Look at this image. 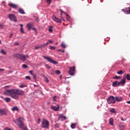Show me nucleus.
<instances>
[{
	"label": "nucleus",
	"instance_id": "bb28decb",
	"mask_svg": "<svg viewBox=\"0 0 130 130\" xmlns=\"http://www.w3.org/2000/svg\"><path fill=\"white\" fill-rule=\"evenodd\" d=\"M61 46L62 47V48H66L67 47V46L66 45V44L64 43H62L61 44Z\"/></svg>",
	"mask_w": 130,
	"mask_h": 130
},
{
	"label": "nucleus",
	"instance_id": "09e8293b",
	"mask_svg": "<svg viewBox=\"0 0 130 130\" xmlns=\"http://www.w3.org/2000/svg\"><path fill=\"white\" fill-rule=\"evenodd\" d=\"M45 82H46V83H48V82H49V80L46 77L45 78Z\"/></svg>",
	"mask_w": 130,
	"mask_h": 130
},
{
	"label": "nucleus",
	"instance_id": "4c0bfd02",
	"mask_svg": "<svg viewBox=\"0 0 130 130\" xmlns=\"http://www.w3.org/2000/svg\"><path fill=\"white\" fill-rule=\"evenodd\" d=\"M58 51H60V52H61L62 53H64V52H66L64 50H61V49H58Z\"/></svg>",
	"mask_w": 130,
	"mask_h": 130
},
{
	"label": "nucleus",
	"instance_id": "4468645a",
	"mask_svg": "<svg viewBox=\"0 0 130 130\" xmlns=\"http://www.w3.org/2000/svg\"><path fill=\"white\" fill-rule=\"evenodd\" d=\"M8 6L9 7H11V8H13V9H18L19 7H18V5L16 4H14L12 3H10L8 4Z\"/></svg>",
	"mask_w": 130,
	"mask_h": 130
},
{
	"label": "nucleus",
	"instance_id": "b1692460",
	"mask_svg": "<svg viewBox=\"0 0 130 130\" xmlns=\"http://www.w3.org/2000/svg\"><path fill=\"white\" fill-rule=\"evenodd\" d=\"M65 15L67 16L66 19H67V21H70L71 18L70 17V16L69 15V14H68L67 13H65Z\"/></svg>",
	"mask_w": 130,
	"mask_h": 130
},
{
	"label": "nucleus",
	"instance_id": "603ef678",
	"mask_svg": "<svg viewBox=\"0 0 130 130\" xmlns=\"http://www.w3.org/2000/svg\"><path fill=\"white\" fill-rule=\"evenodd\" d=\"M46 45V44H43V45H40L41 47H44V46H45Z\"/></svg>",
	"mask_w": 130,
	"mask_h": 130
},
{
	"label": "nucleus",
	"instance_id": "2eb2a0df",
	"mask_svg": "<svg viewBox=\"0 0 130 130\" xmlns=\"http://www.w3.org/2000/svg\"><path fill=\"white\" fill-rule=\"evenodd\" d=\"M121 100H122V98L121 96L115 97V101H117V102H120Z\"/></svg>",
	"mask_w": 130,
	"mask_h": 130
},
{
	"label": "nucleus",
	"instance_id": "13d9d810",
	"mask_svg": "<svg viewBox=\"0 0 130 130\" xmlns=\"http://www.w3.org/2000/svg\"><path fill=\"white\" fill-rule=\"evenodd\" d=\"M12 36H13V34H11L9 37V38H12Z\"/></svg>",
	"mask_w": 130,
	"mask_h": 130
},
{
	"label": "nucleus",
	"instance_id": "4d7b16f0",
	"mask_svg": "<svg viewBox=\"0 0 130 130\" xmlns=\"http://www.w3.org/2000/svg\"><path fill=\"white\" fill-rule=\"evenodd\" d=\"M126 103H127V104H130V101L126 102Z\"/></svg>",
	"mask_w": 130,
	"mask_h": 130
},
{
	"label": "nucleus",
	"instance_id": "aec40b11",
	"mask_svg": "<svg viewBox=\"0 0 130 130\" xmlns=\"http://www.w3.org/2000/svg\"><path fill=\"white\" fill-rule=\"evenodd\" d=\"M1 53H2V54H4V55H7V52L3 49L1 50Z\"/></svg>",
	"mask_w": 130,
	"mask_h": 130
},
{
	"label": "nucleus",
	"instance_id": "0eeeda50",
	"mask_svg": "<svg viewBox=\"0 0 130 130\" xmlns=\"http://www.w3.org/2000/svg\"><path fill=\"white\" fill-rule=\"evenodd\" d=\"M8 18L10 19V21H13L15 23H17V17L15 15L12 14H9Z\"/></svg>",
	"mask_w": 130,
	"mask_h": 130
},
{
	"label": "nucleus",
	"instance_id": "c85d7f7f",
	"mask_svg": "<svg viewBox=\"0 0 130 130\" xmlns=\"http://www.w3.org/2000/svg\"><path fill=\"white\" fill-rule=\"evenodd\" d=\"M112 113H116V111H115V109H112L110 110Z\"/></svg>",
	"mask_w": 130,
	"mask_h": 130
},
{
	"label": "nucleus",
	"instance_id": "58836bf2",
	"mask_svg": "<svg viewBox=\"0 0 130 130\" xmlns=\"http://www.w3.org/2000/svg\"><path fill=\"white\" fill-rule=\"evenodd\" d=\"M25 79L26 80H31V77L30 76H26Z\"/></svg>",
	"mask_w": 130,
	"mask_h": 130
},
{
	"label": "nucleus",
	"instance_id": "c9c22d12",
	"mask_svg": "<svg viewBox=\"0 0 130 130\" xmlns=\"http://www.w3.org/2000/svg\"><path fill=\"white\" fill-rule=\"evenodd\" d=\"M117 74H118V75H122V74H123V71H120L118 72L117 73Z\"/></svg>",
	"mask_w": 130,
	"mask_h": 130
},
{
	"label": "nucleus",
	"instance_id": "6ab92c4d",
	"mask_svg": "<svg viewBox=\"0 0 130 130\" xmlns=\"http://www.w3.org/2000/svg\"><path fill=\"white\" fill-rule=\"evenodd\" d=\"M77 124H78V123H72L71 125V128H73V129L76 128V126H77Z\"/></svg>",
	"mask_w": 130,
	"mask_h": 130
},
{
	"label": "nucleus",
	"instance_id": "a878e982",
	"mask_svg": "<svg viewBox=\"0 0 130 130\" xmlns=\"http://www.w3.org/2000/svg\"><path fill=\"white\" fill-rule=\"evenodd\" d=\"M35 21H36V22H39L40 20H39V18H38L37 16H34V17Z\"/></svg>",
	"mask_w": 130,
	"mask_h": 130
},
{
	"label": "nucleus",
	"instance_id": "f704fd0d",
	"mask_svg": "<svg viewBox=\"0 0 130 130\" xmlns=\"http://www.w3.org/2000/svg\"><path fill=\"white\" fill-rule=\"evenodd\" d=\"M55 73L56 75H60V71L59 70H56Z\"/></svg>",
	"mask_w": 130,
	"mask_h": 130
},
{
	"label": "nucleus",
	"instance_id": "9b49d317",
	"mask_svg": "<svg viewBox=\"0 0 130 130\" xmlns=\"http://www.w3.org/2000/svg\"><path fill=\"white\" fill-rule=\"evenodd\" d=\"M52 19L55 22H56V23H61V20L59 19L56 17L55 15L52 16Z\"/></svg>",
	"mask_w": 130,
	"mask_h": 130
},
{
	"label": "nucleus",
	"instance_id": "6e6552de",
	"mask_svg": "<svg viewBox=\"0 0 130 130\" xmlns=\"http://www.w3.org/2000/svg\"><path fill=\"white\" fill-rule=\"evenodd\" d=\"M17 121L18 122V123H17V125H18L20 128L25 126L23 121H22V117H19L18 119H17Z\"/></svg>",
	"mask_w": 130,
	"mask_h": 130
},
{
	"label": "nucleus",
	"instance_id": "5701e85b",
	"mask_svg": "<svg viewBox=\"0 0 130 130\" xmlns=\"http://www.w3.org/2000/svg\"><path fill=\"white\" fill-rule=\"evenodd\" d=\"M27 27L28 30H31V28H32V24L31 23H28L27 24Z\"/></svg>",
	"mask_w": 130,
	"mask_h": 130
},
{
	"label": "nucleus",
	"instance_id": "338daca9",
	"mask_svg": "<svg viewBox=\"0 0 130 130\" xmlns=\"http://www.w3.org/2000/svg\"><path fill=\"white\" fill-rule=\"evenodd\" d=\"M55 44L56 45H57V44H58V43H56Z\"/></svg>",
	"mask_w": 130,
	"mask_h": 130
},
{
	"label": "nucleus",
	"instance_id": "f257e3e1",
	"mask_svg": "<svg viewBox=\"0 0 130 130\" xmlns=\"http://www.w3.org/2000/svg\"><path fill=\"white\" fill-rule=\"evenodd\" d=\"M4 94L11 96L13 99L17 100L19 99V95L23 96L24 92V91L19 89H7L6 91L4 92Z\"/></svg>",
	"mask_w": 130,
	"mask_h": 130
},
{
	"label": "nucleus",
	"instance_id": "20e7f679",
	"mask_svg": "<svg viewBox=\"0 0 130 130\" xmlns=\"http://www.w3.org/2000/svg\"><path fill=\"white\" fill-rule=\"evenodd\" d=\"M43 58L44 59H46L47 61H49V62H50L51 63H53V64H58V62L54 60L53 59L50 58L49 57H47L46 56H43Z\"/></svg>",
	"mask_w": 130,
	"mask_h": 130
},
{
	"label": "nucleus",
	"instance_id": "4be33fe9",
	"mask_svg": "<svg viewBox=\"0 0 130 130\" xmlns=\"http://www.w3.org/2000/svg\"><path fill=\"white\" fill-rule=\"evenodd\" d=\"M59 12H60V16L61 17V18H62V13L66 15V13H67V12H64V11H63V10H62L61 9H59Z\"/></svg>",
	"mask_w": 130,
	"mask_h": 130
},
{
	"label": "nucleus",
	"instance_id": "0e129e2a",
	"mask_svg": "<svg viewBox=\"0 0 130 130\" xmlns=\"http://www.w3.org/2000/svg\"><path fill=\"white\" fill-rule=\"evenodd\" d=\"M14 122H15V123H16L17 124H18V123H17V121L16 120H14Z\"/></svg>",
	"mask_w": 130,
	"mask_h": 130
},
{
	"label": "nucleus",
	"instance_id": "c03bdc74",
	"mask_svg": "<svg viewBox=\"0 0 130 130\" xmlns=\"http://www.w3.org/2000/svg\"><path fill=\"white\" fill-rule=\"evenodd\" d=\"M32 78L34 80H35L36 79V75H35V74H32Z\"/></svg>",
	"mask_w": 130,
	"mask_h": 130
},
{
	"label": "nucleus",
	"instance_id": "2f4dec72",
	"mask_svg": "<svg viewBox=\"0 0 130 130\" xmlns=\"http://www.w3.org/2000/svg\"><path fill=\"white\" fill-rule=\"evenodd\" d=\"M49 48H50V49H51V50H55V48L52 46H50Z\"/></svg>",
	"mask_w": 130,
	"mask_h": 130
},
{
	"label": "nucleus",
	"instance_id": "7ed1b4c3",
	"mask_svg": "<svg viewBox=\"0 0 130 130\" xmlns=\"http://www.w3.org/2000/svg\"><path fill=\"white\" fill-rule=\"evenodd\" d=\"M14 56L22 61H25L26 57H28V55H22L21 54H15L14 55Z\"/></svg>",
	"mask_w": 130,
	"mask_h": 130
},
{
	"label": "nucleus",
	"instance_id": "de8ad7c7",
	"mask_svg": "<svg viewBox=\"0 0 130 130\" xmlns=\"http://www.w3.org/2000/svg\"><path fill=\"white\" fill-rule=\"evenodd\" d=\"M119 127H121V128H124V125H119Z\"/></svg>",
	"mask_w": 130,
	"mask_h": 130
},
{
	"label": "nucleus",
	"instance_id": "8fccbe9b",
	"mask_svg": "<svg viewBox=\"0 0 130 130\" xmlns=\"http://www.w3.org/2000/svg\"><path fill=\"white\" fill-rule=\"evenodd\" d=\"M31 30H33L34 31H36V32L37 31L36 28H35V27H31Z\"/></svg>",
	"mask_w": 130,
	"mask_h": 130
},
{
	"label": "nucleus",
	"instance_id": "f3484780",
	"mask_svg": "<svg viewBox=\"0 0 130 130\" xmlns=\"http://www.w3.org/2000/svg\"><path fill=\"white\" fill-rule=\"evenodd\" d=\"M12 111H20V109L17 106H15L11 109Z\"/></svg>",
	"mask_w": 130,
	"mask_h": 130
},
{
	"label": "nucleus",
	"instance_id": "a18cd8bd",
	"mask_svg": "<svg viewBox=\"0 0 130 130\" xmlns=\"http://www.w3.org/2000/svg\"><path fill=\"white\" fill-rule=\"evenodd\" d=\"M126 14H130V7L128 8V10H127Z\"/></svg>",
	"mask_w": 130,
	"mask_h": 130
},
{
	"label": "nucleus",
	"instance_id": "1a4fd4ad",
	"mask_svg": "<svg viewBox=\"0 0 130 130\" xmlns=\"http://www.w3.org/2000/svg\"><path fill=\"white\" fill-rule=\"evenodd\" d=\"M76 71V67L75 66L73 67H70L69 74L70 76H74L75 75V71Z\"/></svg>",
	"mask_w": 130,
	"mask_h": 130
},
{
	"label": "nucleus",
	"instance_id": "052dcab7",
	"mask_svg": "<svg viewBox=\"0 0 130 130\" xmlns=\"http://www.w3.org/2000/svg\"><path fill=\"white\" fill-rule=\"evenodd\" d=\"M12 73H13V71H9V74H12Z\"/></svg>",
	"mask_w": 130,
	"mask_h": 130
},
{
	"label": "nucleus",
	"instance_id": "e2e57ef3",
	"mask_svg": "<svg viewBox=\"0 0 130 130\" xmlns=\"http://www.w3.org/2000/svg\"><path fill=\"white\" fill-rule=\"evenodd\" d=\"M34 87H38V85H34Z\"/></svg>",
	"mask_w": 130,
	"mask_h": 130
},
{
	"label": "nucleus",
	"instance_id": "39448f33",
	"mask_svg": "<svg viewBox=\"0 0 130 130\" xmlns=\"http://www.w3.org/2000/svg\"><path fill=\"white\" fill-rule=\"evenodd\" d=\"M42 125L44 128H49V122L46 119H43Z\"/></svg>",
	"mask_w": 130,
	"mask_h": 130
},
{
	"label": "nucleus",
	"instance_id": "3c124183",
	"mask_svg": "<svg viewBox=\"0 0 130 130\" xmlns=\"http://www.w3.org/2000/svg\"><path fill=\"white\" fill-rule=\"evenodd\" d=\"M121 120L122 121H125L126 120V118H125V119H123V118H121Z\"/></svg>",
	"mask_w": 130,
	"mask_h": 130
},
{
	"label": "nucleus",
	"instance_id": "cd10ccee",
	"mask_svg": "<svg viewBox=\"0 0 130 130\" xmlns=\"http://www.w3.org/2000/svg\"><path fill=\"white\" fill-rule=\"evenodd\" d=\"M52 29H53V27L52 26H50L49 28V32H52L53 31Z\"/></svg>",
	"mask_w": 130,
	"mask_h": 130
},
{
	"label": "nucleus",
	"instance_id": "69168bd1",
	"mask_svg": "<svg viewBox=\"0 0 130 130\" xmlns=\"http://www.w3.org/2000/svg\"><path fill=\"white\" fill-rule=\"evenodd\" d=\"M49 43V42H47L46 43H45V44H46V45H47Z\"/></svg>",
	"mask_w": 130,
	"mask_h": 130
},
{
	"label": "nucleus",
	"instance_id": "f03ea898",
	"mask_svg": "<svg viewBox=\"0 0 130 130\" xmlns=\"http://www.w3.org/2000/svg\"><path fill=\"white\" fill-rule=\"evenodd\" d=\"M126 82V80L125 78L121 79L120 82H118V81L116 80L112 83V86L113 87H119L120 86H123L124 85H125Z\"/></svg>",
	"mask_w": 130,
	"mask_h": 130
},
{
	"label": "nucleus",
	"instance_id": "423d86ee",
	"mask_svg": "<svg viewBox=\"0 0 130 130\" xmlns=\"http://www.w3.org/2000/svg\"><path fill=\"white\" fill-rule=\"evenodd\" d=\"M108 104H114L115 103V98L113 95H111L107 99Z\"/></svg>",
	"mask_w": 130,
	"mask_h": 130
},
{
	"label": "nucleus",
	"instance_id": "393cba45",
	"mask_svg": "<svg viewBox=\"0 0 130 130\" xmlns=\"http://www.w3.org/2000/svg\"><path fill=\"white\" fill-rule=\"evenodd\" d=\"M113 78L115 80H120V79H121V77L120 76H117L113 77Z\"/></svg>",
	"mask_w": 130,
	"mask_h": 130
},
{
	"label": "nucleus",
	"instance_id": "c756f323",
	"mask_svg": "<svg viewBox=\"0 0 130 130\" xmlns=\"http://www.w3.org/2000/svg\"><path fill=\"white\" fill-rule=\"evenodd\" d=\"M22 69H27L28 66L26 65L25 64H23L22 66Z\"/></svg>",
	"mask_w": 130,
	"mask_h": 130
},
{
	"label": "nucleus",
	"instance_id": "a211bd4d",
	"mask_svg": "<svg viewBox=\"0 0 130 130\" xmlns=\"http://www.w3.org/2000/svg\"><path fill=\"white\" fill-rule=\"evenodd\" d=\"M18 12H19V13H20V14H22V15H24V14H25V11L22 8H20L18 10Z\"/></svg>",
	"mask_w": 130,
	"mask_h": 130
},
{
	"label": "nucleus",
	"instance_id": "72a5a7b5",
	"mask_svg": "<svg viewBox=\"0 0 130 130\" xmlns=\"http://www.w3.org/2000/svg\"><path fill=\"white\" fill-rule=\"evenodd\" d=\"M126 79L128 80V81H130V75L127 74L126 76Z\"/></svg>",
	"mask_w": 130,
	"mask_h": 130
},
{
	"label": "nucleus",
	"instance_id": "ddd939ff",
	"mask_svg": "<svg viewBox=\"0 0 130 130\" xmlns=\"http://www.w3.org/2000/svg\"><path fill=\"white\" fill-rule=\"evenodd\" d=\"M66 119H67V117L63 116L62 114H60L59 115L58 120L63 121V120H66Z\"/></svg>",
	"mask_w": 130,
	"mask_h": 130
},
{
	"label": "nucleus",
	"instance_id": "79ce46f5",
	"mask_svg": "<svg viewBox=\"0 0 130 130\" xmlns=\"http://www.w3.org/2000/svg\"><path fill=\"white\" fill-rule=\"evenodd\" d=\"M122 11L125 13V14H127L126 12H127V9H122Z\"/></svg>",
	"mask_w": 130,
	"mask_h": 130
},
{
	"label": "nucleus",
	"instance_id": "473e14b6",
	"mask_svg": "<svg viewBox=\"0 0 130 130\" xmlns=\"http://www.w3.org/2000/svg\"><path fill=\"white\" fill-rule=\"evenodd\" d=\"M5 28V25L0 23V29H4Z\"/></svg>",
	"mask_w": 130,
	"mask_h": 130
},
{
	"label": "nucleus",
	"instance_id": "dca6fc26",
	"mask_svg": "<svg viewBox=\"0 0 130 130\" xmlns=\"http://www.w3.org/2000/svg\"><path fill=\"white\" fill-rule=\"evenodd\" d=\"M1 98L5 100L6 102H11V98H4L3 96H2Z\"/></svg>",
	"mask_w": 130,
	"mask_h": 130
},
{
	"label": "nucleus",
	"instance_id": "37998d69",
	"mask_svg": "<svg viewBox=\"0 0 130 130\" xmlns=\"http://www.w3.org/2000/svg\"><path fill=\"white\" fill-rule=\"evenodd\" d=\"M57 98V96H54L53 98V100H54V101H56V99Z\"/></svg>",
	"mask_w": 130,
	"mask_h": 130
},
{
	"label": "nucleus",
	"instance_id": "9d476101",
	"mask_svg": "<svg viewBox=\"0 0 130 130\" xmlns=\"http://www.w3.org/2000/svg\"><path fill=\"white\" fill-rule=\"evenodd\" d=\"M8 115V110L6 109H0V116H3V115Z\"/></svg>",
	"mask_w": 130,
	"mask_h": 130
},
{
	"label": "nucleus",
	"instance_id": "680f3d73",
	"mask_svg": "<svg viewBox=\"0 0 130 130\" xmlns=\"http://www.w3.org/2000/svg\"><path fill=\"white\" fill-rule=\"evenodd\" d=\"M39 122H40V118H39V119H38V123H39Z\"/></svg>",
	"mask_w": 130,
	"mask_h": 130
},
{
	"label": "nucleus",
	"instance_id": "bf43d9fd",
	"mask_svg": "<svg viewBox=\"0 0 130 130\" xmlns=\"http://www.w3.org/2000/svg\"><path fill=\"white\" fill-rule=\"evenodd\" d=\"M20 26L21 28H23V24H20Z\"/></svg>",
	"mask_w": 130,
	"mask_h": 130
},
{
	"label": "nucleus",
	"instance_id": "e433bc0d",
	"mask_svg": "<svg viewBox=\"0 0 130 130\" xmlns=\"http://www.w3.org/2000/svg\"><path fill=\"white\" fill-rule=\"evenodd\" d=\"M26 86V84H22L21 85H20L19 87L20 88H24Z\"/></svg>",
	"mask_w": 130,
	"mask_h": 130
},
{
	"label": "nucleus",
	"instance_id": "a19ab883",
	"mask_svg": "<svg viewBox=\"0 0 130 130\" xmlns=\"http://www.w3.org/2000/svg\"><path fill=\"white\" fill-rule=\"evenodd\" d=\"M14 45L18 46L20 45V44H19V43H18V42H16L14 44Z\"/></svg>",
	"mask_w": 130,
	"mask_h": 130
},
{
	"label": "nucleus",
	"instance_id": "5fc2aeb1",
	"mask_svg": "<svg viewBox=\"0 0 130 130\" xmlns=\"http://www.w3.org/2000/svg\"><path fill=\"white\" fill-rule=\"evenodd\" d=\"M5 71V69H0V73H2V72H4Z\"/></svg>",
	"mask_w": 130,
	"mask_h": 130
},
{
	"label": "nucleus",
	"instance_id": "864d4df0",
	"mask_svg": "<svg viewBox=\"0 0 130 130\" xmlns=\"http://www.w3.org/2000/svg\"><path fill=\"white\" fill-rule=\"evenodd\" d=\"M29 74H30V75H31V76H32V75H34V74H33V71H30L29 72Z\"/></svg>",
	"mask_w": 130,
	"mask_h": 130
},
{
	"label": "nucleus",
	"instance_id": "49530a36",
	"mask_svg": "<svg viewBox=\"0 0 130 130\" xmlns=\"http://www.w3.org/2000/svg\"><path fill=\"white\" fill-rule=\"evenodd\" d=\"M46 68H47V69H48V70H50V69H51V67L50 66H49V65H46Z\"/></svg>",
	"mask_w": 130,
	"mask_h": 130
},
{
	"label": "nucleus",
	"instance_id": "774afa93",
	"mask_svg": "<svg viewBox=\"0 0 130 130\" xmlns=\"http://www.w3.org/2000/svg\"><path fill=\"white\" fill-rule=\"evenodd\" d=\"M8 68H9V69H12V67H9Z\"/></svg>",
	"mask_w": 130,
	"mask_h": 130
},
{
	"label": "nucleus",
	"instance_id": "7c9ffc66",
	"mask_svg": "<svg viewBox=\"0 0 130 130\" xmlns=\"http://www.w3.org/2000/svg\"><path fill=\"white\" fill-rule=\"evenodd\" d=\"M39 48H41V46L39 45L35 47V49H39Z\"/></svg>",
	"mask_w": 130,
	"mask_h": 130
},
{
	"label": "nucleus",
	"instance_id": "412c9836",
	"mask_svg": "<svg viewBox=\"0 0 130 130\" xmlns=\"http://www.w3.org/2000/svg\"><path fill=\"white\" fill-rule=\"evenodd\" d=\"M113 118H110L109 119V123L110 124H111V125H113Z\"/></svg>",
	"mask_w": 130,
	"mask_h": 130
},
{
	"label": "nucleus",
	"instance_id": "6e6d98bb",
	"mask_svg": "<svg viewBox=\"0 0 130 130\" xmlns=\"http://www.w3.org/2000/svg\"><path fill=\"white\" fill-rule=\"evenodd\" d=\"M48 41H49L50 43H52V40H49Z\"/></svg>",
	"mask_w": 130,
	"mask_h": 130
},
{
	"label": "nucleus",
	"instance_id": "f8f14e48",
	"mask_svg": "<svg viewBox=\"0 0 130 130\" xmlns=\"http://www.w3.org/2000/svg\"><path fill=\"white\" fill-rule=\"evenodd\" d=\"M51 109L54 110V111H58V110H59V106H51Z\"/></svg>",
	"mask_w": 130,
	"mask_h": 130
},
{
	"label": "nucleus",
	"instance_id": "ea45409f",
	"mask_svg": "<svg viewBox=\"0 0 130 130\" xmlns=\"http://www.w3.org/2000/svg\"><path fill=\"white\" fill-rule=\"evenodd\" d=\"M20 31L21 33H25V31H24V29L22 28H20Z\"/></svg>",
	"mask_w": 130,
	"mask_h": 130
}]
</instances>
